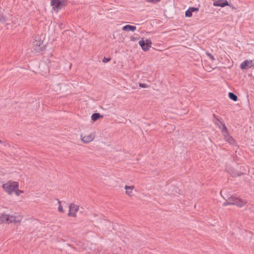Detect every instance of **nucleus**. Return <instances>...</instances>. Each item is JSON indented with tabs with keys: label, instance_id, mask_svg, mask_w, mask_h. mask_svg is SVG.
<instances>
[{
	"label": "nucleus",
	"instance_id": "nucleus-9",
	"mask_svg": "<svg viewBox=\"0 0 254 254\" xmlns=\"http://www.w3.org/2000/svg\"><path fill=\"white\" fill-rule=\"evenodd\" d=\"M125 194L129 197H132L134 195L135 186L134 185L125 186Z\"/></svg>",
	"mask_w": 254,
	"mask_h": 254
},
{
	"label": "nucleus",
	"instance_id": "nucleus-24",
	"mask_svg": "<svg viewBox=\"0 0 254 254\" xmlns=\"http://www.w3.org/2000/svg\"><path fill=\"white\" fill-rule=\"evenodd\" d=\"M2 143V141L0 139V143Z\"/></svg>",
	"mask_w": 254,
	"mask_h": 254
},
{
	"label": "nucleus",
	"instance_id": "nucleus-4",
	"mask_svg": "<svg viewBox=\"0 0 254 254\" xmlns=\"http://www.w3.org/2000/svg\"><path fill=\"white\" fill-rule=\"evenodd\" d=\"M66 4L65 0H51V4L53 9L58 12Z\"/></svg>",
	"mask_w": 254,
	"mask_h": 254
},
{
	"label": "nucleus",
	"instance_id": "nucleus-22",
	"mask_svg": "<svg viewBox=\"0 0 254 254\" xmlns=\"http://www.w3.org/2000/svg\"><path fill=\"white\" fill-rule=\"evenodd\" d=\"M110 61V59H108V58H104L103 60V62L104 63H107L109 61Z\"/></svg>",
	"mask_w": 254,
	"mask_h": 254
},
{
	"label": "nucleus",
	"instance_id": "nucleus-2",
	"mask_svg": "<svg viewBox=\"0 0 254 254\" xmlns=\"http://www.w3.org/2000/svg\"><path fill=\"white\" fill-rule=\"evenodd\" d=\"M95 138V133L88 130H84L80 134V140L84 144H89L92 142Z\"/></svg>",
	"mask_w": 254,
	"mask_h": 254
},
{
	"label": "nucleus",
	"instance_id": "nucleus-21",
	"mask_svg": "<svg viewBox=\"0 0 254 254\" xmlns=\"http://www.w3.org/2000/svg\"><path fill=\"white\" fill-rule=\"evenodd\" d=\"M228 205H231L230 202H229V197L227 199V200L223 203V206H228Z\"/></svg>",
	"mask_w": 254,
	"mask_h": 254
},
{
	"label": "nucleus",
	"instance_id": "nucleus-6",
	"mask_svg": "<svg viewBox=\"0 0 254 254\" xmlns=\"http://www.w3.org/2000/svg\"><path fill=\"white\" fill-rule=\"evenodd\" d=\"M221 131L224 137L225 141L231 144H234L235 141L234 139L232 138V137L229 135L228 132L227 128L224 125L222 126V127L221 128Z\"/></svg>",
	"mask_w": 254,
	"mask_h": 254
},
{
	"label": "nucleus",
	"instance_id": "nucleus-13",
	"mask_svg": "<svg viewBox=\"0 0 254 254\" xmlns=\"http://www.w3.org/2000/svg\"><path fill=\"white\" fill-rule=\"evenodd\" d=\"M198 9L197 8L195 7H190L189 8L185 13V15L186 17H190L192 16V13L194 11H198Z\"/></svg>",
	"mask_w": 254,
	"mask_h": 254
},
{
	"label": "nucleus",
	"instance_id": "nucleus-10",
	"mask_svg": "<svg viewBox=\"0 0 254 254\" xmlns=\"http://www.w3.org/2000/svg\"><path fill=\"white\" fill-rule=\"evenodd\" d=\"M3 223L10 224V214L4 213L0 214V224Z\"/></svg>",
	"mask_w": 254,
	"mask_h": 254
},
{
	"label": "nucleus",
	"instance_id": "nucleus-7",
	"mask_svg": "<svg viewBox=\"0 0 254 254\" xmlns=\"http://www.w3.org/2000/svg\"><path fill=\"white\" fill-rule=\"evenodd\" d=\"M142 49L144 51H148L151 47L152 42L149 39H144L142 38L138 42Z\"/></svg>",
	"mask_w": 254,
	"mask_h": 254
},
{
	"label": "nucleus",
	"instance_id": "nucleus-8",
	"mask_svg": "<svg viewBox=\"0 0 254 254\" xmlns=\"http://www.w3.org/2000/svg\"><path fill=\"white\" fill-rule=\"evenodd\" d=\"M68 216L69 217H76V213L79 210V206L74 203H71L68 207Z\"/></svg>",
	"mask_w": 254,
	"mask_h": 254
},
{
	"label": "nucleus",
	"instance_id": "nucleus-12",
	"mask_svg": "<svg viewBox=\"0 0 254 254\" xmlns=\"http://www.w3.org/2000/svg\"><path fill=\"white\" fill-rule=\"evenodd\" d=\"M213 5L214 6L224 7L229 5V3L227 0H217L214 1Z\"/></svg>",
	"mask_w": 254,
	"mask_h": 254
},
{
	"label": "nucleus",
	"instance_id": "nucleus-17",
	"mask_svg": "<svg viewBox=\"0 0 254 254\" xmlns=\"http://www.w3.org/2000/svg\"><path fill=\"white\" fill-rule=\"evenodd\" d=\"M58 205H59V206H58V211L61 212V213H64V210L63 209V205L62 204V202L61 201H59L58 202Z\"/></svg>",
	"mask_w": 254,
	"mask_h": 254
},
{
	"label": "nucleus",
	"instance_id": "nucleus-19",
	"mask_svg": "<svg viewBox=\"0 0 254 254\" xmlns=\"http://www.w3.org/2000/svg\"><path fill=\"white\" fill-rule=\"evenodd\" d=\"M206 55L212 61H214L215 60V59L214 58V57L210 53H209L208 52H206Z\"/></svg>",
	"mask_w": 254,
	"mask_h": 254
},
{
	"label": "nucleus",
	"instance_id": "nucleus-14",
	"mask_svg": "<svg viewBox=\"0 0 254 254\" xmlns=\"http://www.w3.org/2000/svg\"><path fill=\"white\" fill-rule=\"evenodd\" d=\"M136 27L134 26L130 25H126L123 27L122 30L125 31H134L136 30Z\"/></svg>",
	"mask_w": 254,
	"mask_h": 254
},
{
	"label": "nucleus",
	"instance_id": "nucleus-15",
	"mask_svg": "<svg viewBox=\"0 0 254 254\" xmlns=\"http://www.w3.org/2000/svg\"><path fill=\"white\" fill-rule=\"evenodd\" d=\"M91 118L92 121L96 122L99 119H103V116L100 113H96L92 115Z\"/></svg>",
	"mask_w": 254,
	"mask_h": 254
},
{
	"label": "nucleus",
	"instance_id": "nucleus-16",
	"mask_svg": "<svg viewBox=\"0 0 254 254\" xmlns=\"http://www.w3.org/2000/svg\"><path fill=\"white\" fill-rule=\"evenodd\" d=\"M229 98L234 101H236L238 99L237 96L232 92H229L228 94Z\"/></svg>",
	"mask_w": 254,
	"mask_h": 254
},
{
	"label": "nucleus",
	"instance_id": "nucleus-20",
	"mask_svg": "<svg viewBox=\"0 0 254 254\" xmlns=\"http://www.w3.org/2000/svg\"><path fill=\"white\" fill-rule=\"evenodd\" d=\"M147 2L152 3H156L159 2L161 0H145Z\"/></svg>",
	"mask_w": 254,
	"mask_h": 254
},
{
	"label": "nucleus",
	"instance_id": "nucleus-3",
	"mask_svg": "<svg viewBox=\"0 0 254 254\" xmlns=\"http://www.w3.org/2000/svg\"><path fill=\"white\" fill-rule=\"evenodd\" d=\"M229 202L231 205H236L239 207H243L247 203L246 200L234 196L229 197Z\"/></svg>",
	"mask_w": 254,
	"mask_h": 254
},
{
	"label": "nucleus",
	"instance_id": "nucleus-23",
	"mask_svg": "<svg viewBox=\"0 0 254 254\" xmlns=\"http://www.w3.org/2000/svg\"><path fill=\"white\" fill-rule=\"evenodd\" d=\"M0 21H2V22L5 21L4 18V17H1V18H0Z\"/></svg>",
	"mask_w": 254,
	"mask_h": 254
},
{
	"label": "nucleus",
	"instance_id": "nucleus-1",
	"mask_svg": "<svg viewBox=\"0 0 254 254\" xmlns=\"http://www.w3.org/2000/svg\"><path fill=\"white\" fill-rule=\"evenodd\" d=\"M3 191L9 195L14 194L16 196H19L24 193L23 190L19 189V183L18 182L9 180L2 185Z\"/></svg>",
	"mask_w": 254,
	"mask_h": 254
},
{
	"label": "nucleus",
	"instance_id": "nucleus-5",
	"mask_svg": "<svg viewBox=\"0 0 254 254\" xmlns=\"http://www.w3.org/2000/svg\"><path fill=\"white\" fill-rule=\"evenodd\" d=\"M23 216L20 213L15 212L10 214V224H20L22 221Z\"/></svg>",
	"mask_w": 254,
	"mask_h": 254
},
{
	"label": "nucleus",
	"instance_id": "nucleus-11",
	"mask_svg": "<svg viewBox=\"0 0 254 254\" xmlns=\"http://www.w3.org/2000/svg\"><path fill=\"white\" fill-rule=\"evenodd\" d=\"M254 66V63L252 60H246L240 65L242 69H247Z\"/></svg>",
	"mask_w": 254,
	"mask_h": 254
},
{
	"label": "nucleus",
	"instance_id": "nucleus-18",
	"mask_svg": "<svg viewBox=\"0 0 254 254\" xmlns=\"http://www.w3.org/2000/svg\"><path fill=\"white\" fill-rule=\"evenodd\" d=\"M138 85L139 86L142 88H147L149 87V85L146 83H139Z\"/></svg>",
	"mask_w": 254,
	"mask_h": 254
}]
</instances>
